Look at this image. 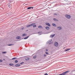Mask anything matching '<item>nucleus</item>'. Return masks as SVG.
Returning <instances> with one entry per match:
<instances>
[{
	"label": "nucleus",
	"instance_id": "obj_1",
	"mask_svg": "<svg viewBox=\"0 0 75 75\" xmlns=\"http://www.w3.org/2000/svg\"><path fill=\"white\" fill-rule=\"evenodd\" d=\"M70 71H71L69 70L66 71H65L64 72H63L62 74H57V75H65V74H68V72H69Z\"/></svg>",
	"mask_w": 75,
	"mask_h": 75
},
{
	"label": "nucleus",
	"instance_id": "obj_2",
	"mask_svg": "<svg viewBox=\"0 0 75 75\" xmlns=\"http://www.w3.org/2000/svg\"><path fill=\"white\" fill-rule=\"evenodd\" d=\"M65 17L68 19H70L71 18V16L67 14L65 15Z\"/></svg>",
	"mask_w": 75,
	"mask_h": 75
},
{
	"label": "nucleus",
	"instance_id": "obj_3",
	"mask_svg": "<svg viewBox=\"0 0 75 75\" xmlns=\"http://www.w3.org/2000/svg\"><path fill=\"white\" fill-rule=\"evenodd\" d=\"M57 29L58 30H62V27L61 26L57 27Z\"/></svg>",
	"mask_w": 75,
	"mask_h": 75
},
{
	"label": "nucleus",
	"instance_id": "obj_4",
	"mask_svg": "<svg viewBox=\"0 0 75 75\" xmlns=\"http://www.w3.org/2000/svg\"><path fill=\"white\" fill-rule=\"evenodd\" d=\"M54 45L55 47H57L58 46V42H55L54 43Z\"/></svg>",
	"mask_w": 75,
	"mask_h": 75
},
{
	"label": "nucleus",
	"instance_id": "obj_5",
	"mask_svg": "<svg viewBox=\"0 0 75 75\" xmlns=\"http://www.w3.org/2000/svg\"><path fill=\"white\" fill-rule=\"evenodd\" d=\"M55 35V34L53 35H50V37H51V38H53V37H54Z\"/></svg>",
	"mask_w": 75,
	"mask_h": 75
},
{
	"label": "nucleus",
	"instance_id": "obj_6",
	"mask_svg": "<svg viewBox=\"0 0 75 75\" xmlns=\"http://www.w3.org/2000/svg\"><path fill=\"white\" fill-rule=\"evenodd\" d=\"M52 40V39H50V40L47 42V43H50V42H51V41Z\"/></svg>",
	"mask_w": 75,
	"mask_h": 75
},
{
	"label": "nucleus",
	"instance_id": "obj_7",
	"mask_svg": "<svg viewBox=\"0 0 75 75\" xmlns=\"http://www.w3.org/2000/svg\"><path fill=\"white\" fill-rule=\"evenodd\" d=\"M46 25H48V26H50V27H51V25H50V24L48 23H46Z\"/></svg>",
	"mask_w": 75,
	"mask_h": 75
},
{
	"label": "nucleus",
	"instance_id": "obj_8",
	"mask_svg": "<svg viewBox=\"0 0 75 75\" xmlns=\"http://www.w3.org/2000/svg\"><path fill=\"white\" fill-rule=\"evenodd\" d=\"M16 67H20V64H16Z\"/></svg>",
	"mask_w": 75,
	"mask_h": 75
},
{
	"label": "nucleus",
	"instance_id": "obj_9",
	"mask_svg": "<svg viewBox=\"0 0 75 75\" xmlns=\"http://www.w3.org/2000/svg\"><path fill=\"white\" fill-rule=\"evenodd\" d=\"M34 7H29L27 8V10H29V9H31V8H33Z\"/></svg>",
	"mask_w": 75,
	"mask_h": 75
},
{
	"label": "nucleus",
	"instance_id": "obj_10",
	"mask_svg": "<svg viewBox=\"0 0 75 75\" xmlns=\"http://www.w3.org/2000/svg\"><path fill=\"white\" fill-rule=\"evenodd\" d=\"M69 50H70V49L69 48L67 49L64 50V51H65V52L68 51H69Z\"/></svg>",
	"mask_w": 75,
	"mask_h": 75
},
{
	"label": "nucleus",
	"instance_id": "obj_11",
	"mask_svg": "<svg viewBox=\"0 0 75 75\" xmlns=\"http://www.w3.org/2000/svg\"><path fill=\"white\" fill-rule=\"evenodd\" d=\"M53 20H54V21H58V19H57L55 18H53Z\"/></svg>",
	"mask_w": 75,
	"mask_h": 75
},
{
	"label": "nucleus",
	"instance_id": "obj_12",
	"mask_svg": "<svg viewBox=\"0 0 75 75\" xmlns=\"http://www.w3.org/2000/svg\"><path fill=\"white\" fill-rule=\"evenodd\" d=\"M38 28H41L42 29V28H43V27H42V26L41 25L39 26Z\"/></svg>",
	"mask_w": 75,
	"mask_h": 75
},
{
	"label": "nucleus",
	"instance_id": "obj_13",
	"mask_svg": "<svg viewBox=\"0 0 75 75\" xmlns=\"http://www.w3.org/2000/svg\"><path fill=\"white\" fill-rule=\"evenodd\" d=\"M21 38V37L20 36H18L16 38V39L17 40H18V39H20Z\"/></svg>",
	"mask_w": 75,
	"mask_h": 75
},
{
	"label": "nucleus",
	"instance_id": "obj_14",
	"mask_svg": "<svg viewBox=\"0 0 75 75\" xmlns=\"http://www.w3.org/2000/svg\"><path fill=\"white\" fill-rule=\"evenodd\" d=\"M26 35H27V34H23L22 35L23 37L25 36Z\"/></svg>",
	"mask_w": 75,
	"mask_h": 75
},
{
	"label": "nucleus",
	"instance_id": "obj_15",
	"mask_svg": "<svg viewBox=\"0 0 75 75\" xmlns=\"http://www.w3.org/2000/svg\"><path fill=\"white\" fill-rule=\"evenodd\" d=\"M45 28L47 30H49L50 29V28L48 26H47Z\"/></svg>",
	"mask_w": 75,
	"mask_h": 75
},
{
	"label": "nucleus",
	"instance_id": "obj_16",
	"mask_svg": "<svg viewBox=\"0 0 75 75\" xmlns=\"http://www.w3.org/2000/svg\"><path fill=\"white\" fill-rule=\"evenodd\" d=\"M29 59H30V58H29V57H27L25 58V60H29Z\"/></svg>",
	"mask_w": 75,
	"mask_h": 75
},
{
	"label": "nucleus",
	"instance_id": "obj_17",
	"mask_svg": "<svg viewBox=\"0 0 75 75\" xmlns=\"http://www.w3.org/2000/svg\"><path fill=\"white\" fill-rule=\"evenodd\" d=\"M52 25H53V26H54V27H56L57 26V25H56V24H55L54 23H52Z\"/></svg>",
	"mask_w": 75,
	"mask_h": 75
},
{
	"label": "nucleus",
	"instance_id": "obj_18",
	"mask_svg": "<svg viewBox=\"0 0 75 75\" xmlns=\"http://www.w3.org/2000/svg\"><path fill=\"white\" fill-rule=\"evenodd\" d=\"M9 65L10 66H13V65H14V64H12L11 63V64H9Z\"/></svg>",
	"mask_w": 75,
	"mask_h": 75
},
{
	"label": "nucleus",
	"instance_id": "obj_19",
	"mask_svg": "<svg viewBox=\"0 0 75 75\" xmlns=\"http://www.w3.org/2000/svg\"><path fill=\"white\" fill-rule=\"evenodd\" d=\"M28 37H29V36H27V37L24 38V39L26 40V39H27V38H28Z\"/></svg>",
	"mask_w": 75,
	"mask_h": 75
},
{
	"label": "nucleus",
	"instance_id": "obj_20",
	"mask_svg": "<svg viewBox=\"0 0 75 75\" xmlns=\"http://www.w3.org/2000/svg\"><path fill=\"white\" fill-rule=\"evenodd\" d=\"M30 26H31V24L27 25V27H30Z\"/></svg>",
	"mask_w": 75,
	"mask_h": 75
},
{
	"label": "nucleus",
	"instance_id": "obj_21",
	"mask_svg": "<svg viewBox=\"0 0 75 75\" xmlns=\"http://www.w3.org/2000/svg\"><path fill=\"white\" fill-rule=\"evenodd\" d=\"M35 23H32V24H30L31 25V26H32L33 25H35Z\"/></svg>",
	"mask_w": 75,
	"mask_h": 75
},
{
	"label": "nucleus",
	"instance_id": "obj_22",
	"mask_svg": "<svg viewBox=\"0 0 75 75\" xmlns=\"http://www.w3.org/2000/svg\"><path fill=\"white\" fill-rule=\"evenodd\" d=\"M14 45L13 44H9V45H8V46H11V45Z\"/></svg>",
	"mask_w": 75,
	"mask_h": 75
},
{
	"label": "nucleus",
	"instance_id": "obj_23",
	"mask_svg": "<svg viewBox=\"0 0 75 75\" xmlns=\"http://www.w3.org/2000/svg\"><path fill=\"white\" fill-rule=\"evenodd\" d=\"M36 57H37V56H34L33 57V58L34 59H35L36 58Z\"/></svg>",
	"mask_w": 75,
	"mask_h": 75
},
{
	"label": "nucleus",
	"instance_id": "obj_24",
	"mask_svg": "<svg viewBox=\"0 0 75 75\" xmlns=\"http://www.w3.org/2000/svg\"><path fill=\"white\" fill-rule=\"evenodd\" d=\"M74 71H75V70H73V71H71V74H72L73 73V72H74Z\"/></svg>",
	"mask_w": 75,
	"mask_h": 75
},
{
	"label": "nucleus",
	"instance_id": "obj_25",
	"mask_svg": "<svg viewBox=\"0 0 75 75\" xmlns=\"http://www.w3.org/2000/svg\"><path fill=\"white\" fill-rule=\"evenodd\" d=\"M17 62H18V61L17 60H16L15 61V63H17Z\"/></svg>",
	"mask_w": 75,
	"mask_h": 75
},
{
	"label": "nucleus",
	"instance_id": "obj_26",
	"mask_svg": "<svg viewBox=\"0 0 75 75\" xmlns=\"http://www.w3.org/2000/svg\"><path fill=\"white\" fill-rule=\"evenodd\" d=\"M17 58L16 57H15V58H13L12 59H11L13 60V59H16Z\"/></svg>",
	"mask_w": 75,
	"mask_h": 75
},
{
	"label": "nucleus",
	"instance_id": "obj_27",
	"mask_svg": "<svg viewBox=\"0 0 75 75\" xmlns=\"http://www.w3.org/2000/svg\"><path fill=\"white\" fill-rule=\"evenodd\" d=\"M45 53L47 55H49V53H48L47 52H46Z\"/></svg>",
	"mask_w": 75,
	"mask_h": 75
},
{
	"label": "nucleus",
	"instance_id": "obj_28",
	"mask_svg": "<svg viewBox=\"0 0 75 75\" xmlns=\"http://www.w3.org/2000/svg\"><path fill=\"white\" fill-rule=\"evenodd\" d=\"M2 54H6V52H2Z\"/></svg>",
	"mask_w": 75,
	"mask_h": 75
},
{
	"label": "nucleus",
	"instance_id": "obj_29",
	"mask_svg": "<svg viewBox=\"0 0 75 75\" xmlns=\"http://www.w3.org/2000/svg\"><path fill=\"white\" fill-rule=\"evenodd\" d=\"M33 27H36V25H34L33 26Z\"/></svg>",
	"mask_w": 75,
	"mask_h": 75
},
{
	"label": "nucleus",
	"instance_id": "obj_30",
	"mask_svg": "<svg viewBox=\"0 0 75 75\" xmlns=\"http://www.w3.org/2000/svg\"><path fill=\"white\" fill-rule=\"evenodd\" d=\"M24 28H21V30H24Z\"/></svg>",
	"mask_w": 75,
	"mask_h": 75
},
{
	"label": "nucleus",
	"instance_id": "obj_31",
	"mask_svg": "<svg viewBox=\"0 0 75 75\" xmlns=\"http://www.w3.org/2000/svg\"><path fill=\"white\" fill-rule=\"evenodd\" d=\"M44 57H46V55L45 54H44Z\"/></svg>",
	"mask_w": 75,
	"mask_h": 75
},
{
	"label": "nucleus",
	"instance_id": "obj_32",
	"mask_svg": "<svg viewBox=\"0 0 75 75\" xmlns=\"http://www.w3.org/2000/svg\"><path fill=\"white\" fill-rule=\"evenodd\" d=\"M54 15H55V16H57V13H54Z\"/></svg>",
	"mask_w": 75,
	"mask_h": 75
},
{
	"label": "nucleus",
	"instance_id": "obj_33",
	"mask_svg": "<svg viewBox=\"0 0 75 75\" xmlns=\"http://www.w3.org/2000/svg\"><path fill=\"white\" fill-rule=\"evenodd\" d=\"M23 63H24V62H22V63H21V64H23Z\"/></svg>",
	"mask_w": 75,
	"mask_h": 75
},
{
	"label": "nucleus",
	"instance_id": "obj_34",
	"mask_svg": "<svg viewBox=\"0 0 75 75\" xmlns=\"http://www.w3.org/2000/svg\"><path fill=\"white\" fill-rule=\"evenodd\" d=\"M8 7H9V8H10V7H11V6H10V5H9V6H8Z\"/></svg>",
	"mask_w": 75,
	"mask_h": 75
},
{
	"label": "nucleus",
	"instance_id": "obj_35",
	"mask_svg": "<svg viewBox=\"0 0 75 75\" xmlns=\"http://www.w3.org/2000/svg\"><path fill=\"white\" fill-rule=\"evenodd\" d=\"M46 51H48V49H46Z\"/></svg>",
	"mask_w": 75,
	"mask_h": 75
},
{
	"label": "nucleus",
	"instance_id": "obj_36",
	"mask_svg": "<svg viewBox=\"0 0 75 75\" xmlns=\"http://www.w3.org/2000/svg\"><path fill=\"white\" fill-rule=\"evenodd\" d=\"M0 62H3V61L1 60H0Z\"/></svg>",
	"mask_w": 75,
	"mask_h": 75
},
{
	"label": "nucleus",
	"instance_id": "obj_37",
	"mask_svg": "<svg viewBox=\"0 0 75 75\" xmlns=\"http://www.w3.org/2000/svg\"><path fill=\"white\" fill-rule=\"evenodd\" d=\"M39 35H41V34H39Z\"/></svg>",
	"mask_w": 75,
	"mask_h": 75
}]
</instances>
